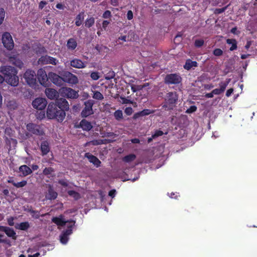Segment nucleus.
Wrapping results in <instances>:
<instances>
[{
    "instance_id": "5fc2aeb1",
    "label": "nucleus",
    "mask_w": 257,
    "mask_h": 257,
    "mask_svg": "<svg viewBox=\"0 0 257 257\" xmlns=\"http://www.w3.org/2000/svg\"><path fill=\"white\" fill-rule=\"evenodd\" d=\"M133 18V13L132 11L130 10L127 13V19L131 20Z\"/></svg>"
},
{
    "instance_id": "052dcab7",
    "label": "nucleus",
    "mask_w": 257,
    "mask_h": 257,
    "mask_svg": "<svg viewBox=\"0 0 257 257\" xmlns=\"http://www.w3.org/2000/svg\"><path fill=\"white\" fill-rule=\"evenodd\" d=\"M109 24V22L108 21H104L103 22H102V28L104 29V30H106L107 26L108 25V24Z\"/></svg>"
},
{
    "instance_id": "7c9ffc66",
    "label": "nucleus",
    "mask_w": 257,
    "mask_h": 257,
    "mask_svg": "<svg viewBox=\"0 0 257 257\" xmlns=\"http://www.w3.org/2000/svg\"><path fill=\"white\" fill-rule=\"evenodd\" d=\"M84 19V13H81L78 15L76 18L75 24L77 26H80Z\"/></svg>"
},
{
    "instance_id": "a18cd8bd",
    "label": "nucleus",
    "mask_w": 257,
    "mask_h": 257,
    "mask_svg": "<svg viewBox=\"0 0 257 257\" xmlns=\"http://www.w3.org/2000/svg\"><path fill=\"white\" fill-rule=\"evenodd\" d=\"M48 59H49V64L56 65L58 62L56 59L50 56H49V58H48Z\"/></svg>"
},
{
    "instance_id": "4468645a",
    "label": "nucleus",
    "mask_w": 257,
    "mask_h": 257,
    "mask_svg": "<svg viewBox=\"0 0 257 257\" xmlns=\"http://www.w3.org/2000/svg\"><path fill=\"white\" fill-rule=\"evenodd\" d=\"M48 77L54 84L58 86L62 85L63 82V76L60 77L55 73L50 72L48 73Z\"/></svg>"
},
{
    "instance_id": "6e6d98bb",
    "label": "nucleus",
    "mask_w": 257,
    "mask_h": 257,
    "mask_svg": "<svg viewBox=\"0 0 257 257\" xmlns=\"http://www.w3.org/2000/svg\"><path fill=\"white\" fill-rule=\"evenodd\" d=\"M14 218L12 217L8 219V223L9 225L13 226L14 225Z\"/></svg>"
},
{
    "instance_id": "aec40b11",
    "label": "nucleus",
    "mask_w": 257,
    "mask_h": 257,
    "mask_svg": "<svg viewBox=\"0 0 257 257\" xmlns=\"http://www.w3.org/2000/svg\"><path fill=\"white\" fill-rule=\"evenodd\" d=\"M80 126L86 131H89L92 128L91 123L85 119H83L80 121Z\"/></svg>"
},
{
    "instance_id": "0e129e2a",
    "label": "nucleus",
    "mask_w": 257,
    "mask_h": 257,
    "mask_svg": "<svg viewBox=\"0 0 257 257\" xmlns=\"http://www.w3.org/2000/svg\"><path fill=\"white\" fill-rule=\"evenodd\" d=\"M115 190H112L109 192V196L110 197L113 198L115 195Z\"/></svg>"
},
{
    "instance_id": "f3484780",
    "label": "nucleus",
    "mask_w": 257,
    "mask_h": 257,
    "mask_svg": "<svg viewBox=\"0 0 257 257\" xmlns=\"http://www.w3.org/2000/svg\"><path fill=\"white\" fill-rule=\"evenodd\" d=\"M45 92L47 97L51 100L55 99L59 96V92L53 88H46Z\"/></svg>"
},
{
    "instance_id": "e2e57ef3",
    "label": "nucleus",
    "mask_w": 257,
    "mask_h": 257,
    "mask_svg": "<svg viewBox=\"0 0 257 257\" xmlns=\"http://www.w3.org/2000/svg\"><path fill=\"white\" fill-rule=\"evenodd\" d=\"M225 9H226V8H222V9H217L215 10V13L220 14V13L223 12Z\"/></svg>"
},
{
    "instance_id": "473e14b6",
    "label": "nucleus",
    "mask_w": 257,
    "mask_h": 257,
    "mask_svg": "<svg viewBox=\"0 0 257 257\" xmlns=\"http://www.w3.org/2000/svg\"><path fill=\"white\" fill-rule=\"evenodd\" d=\"M93 95L92 97L94 99L97 100H102L103 99V95L99 91H93Z\"/></svg>"
},
{
    "instance_id": "bb28decb",
    "label": "nucleus",
    "mask_w": 257,
    "mask_h": 257,
    "mask_svg": "<svg viewBox=\"0 0 257 257\" xmlns=\"http://www.w3.org/2000/svg\"><path fill=\"white\" fill-rule=\"evenodd\" d=\"M41 150L43 155H46L50 150L48 143L47 142H43L41 145Z\"/></svg>"
},
{
    "instance_id": "ddd939ff",
    "label": "nucleus",
    "mask_w": 257,
    "mask_h": 257,
    "mask_svg": "<svg viewBox=\"0 0 257 257\" xmlns=\"http://www.w3.org/2000/svg\"><path fill=\"white\" fill-rule=\"evenodd\" d=\"M165 82L168 84H178L181 81V77L176 74L167 75L165 77Z\"/></svg>"
},
{
    "instance_id": "c9c22d12",
    "label": "nucleus",
    "mask_w": 257,
    "mask_h": 257,
    "mask_svg": "<svg viewBox=\"0 0 257 257\" xmlns=\"http://www.w3.org/2000/svg\"><path fill=\"white\" fill-rule=\"evenodd\" d=\"M229 82H230V79H227L226 82H221L219 84V86H220L219 89L221 90V91H222V92H223L225 90L226 87H227V86L228 84V83H229Z\"/></svg>"
},
{
    "instance_id": "9d476101",
    "label": "nucleus",
    "mask_w": 257,
    "mask_h": 257,
    "mask_svg": "<svg viewBox=\"0 0 257 257\" xmlns=\"http://www.w3.org/2000/svg\"><path fill=\"white\" fill-rule=\"evenodd\" d=\"M87 62L82 60L74 58L70 61V65L76 69H83L86 67Z\"/></svg>"
},
{
    "instance_id": "603ef678",
    "label": "nucleus",
    "mask_w": 257,
    "mask_h": 257,
    "mask_svg": "<svg viewBox=\"0 0 257 257\" xmlns=\"http://www.w3.org/2000/svg\"><path fill=\"white\" fill-rule=\"evenodd\" d=\"M163 133L161 131H157L155 132V134L153 135V138H157L158 137L161 136L163 135Z\"/></svg>"
},
{
    "instance_id": "6ab92c4d",
    "label": "nucleus",
    "mask_w": 257,
    "mask_h": 257,
    "mask_svg": "<svg viewBox=\"0 0 257 257\" xmlns=\"http://www.w3.org/2000/svg\"><path fill=\"white\" fill-rule=\"evenodd\" d=\"M85 157L88 159L90 162L93 163L96 167L100 166L101 162L96 157L89 153H85Z\"/></svg>"
},
{
    "instance_id": "423d86ee",
    "label": "nucleus",
    "mask_w": 257,
    "mask_h": 257,
    "mask_svg": "<svg viewBox=\"0 0 257 257\" xmlns=\"http://www.w3.org/2000/svg\"><path fill=\"white\" fill-rule=\"evenodd\" d=\"M63 82H66L70 85H76L78 83V77L70 72H65L63 74Z\"/></svg>"
},
{
    "instance_id": "dca6fc26",
    "label": "nucleus",
    "mask_w": 257,
    "mask_h": 257,
    "mask_svg": "<svg viewBox=\"0 0 257 257\" xmlns=\"http://www.w3.org/2000/svg\"><path fill=\"white\" fill-rule=\"evenodd\" d=\"M57 107H58L59 110H62L65 112V110H68L69 108V103L68 101L64 98H60L58 99L56 103Z\"/></svg>"
},
{
    "instance_id": "2f4dec72",
    "label": "nucleus",
    "mask_w": 257,
    "mask_h": 257,
    "mask_svg": "<svg viewBox=\"0 0 257 257\" xmlns=\"http://www.w3.org/2000/svg\"><path fill=\"white\" fill-rule=\"evenodd\" d=\"M152 111L150 109H144L139 112H138L135 114V117L136 118L140 116H145L147 115H149L151 114Z\"/></svg>"
},
{
    "instance_id": "3c124183",
    "label": "nucleus",
    "mask_w": 257,
    "mask_h": 257,
    "mask_svg": "<svg viewBox=\"0 0 257 257\" xmlns=\"http://www.w3.org/2000/svg\"><path fill=\"white\" fill-rule=\"evenodd\" d=\"M149 85L148 83H146L144 85H136V88L137 91L139 90H141L143 89L144 87L148 86Z\"/></svg>"
},
{
    "instance_id": "72a5a7b5",
    "label": "nucleus",
    "mask_w": 257,
    "mask_h": 257,
    "mask_svg": "<svg viewBox=\"0 0 257 257\" xmlns=\"http://www.w3.org/2000/svg\"><path fill=\"white\" fill-rule=\"evenodd\" d=\"M114 116L117 120H120L123 118L122 111L121 110H117L114 112Z\"/></svg>"
},
{
    "instance_id": "49530a36",
    "label": "nucleus",
    "mask_w": 257,
    "mask_h": 257,
    "mask_svg": "<svg viewBox=\"0 0 257 257\" xmlns=\"http://www.w3.org/2000/svg\"><path fill=\"white\" fill-rule=\"evenodd\" d=\"M223 53V51L220 49H215L213 51V54L217 56H221Z\"/></svg>"
},
{
    "instance_id": "774afa93",
    "label": "nucleus",
    "mask_w": 257,
    "mask_h": 257,
    "mask_svg": "<svg viewBox=\"0 0 257 257\" xmlns=\"http://www.w3.org/2000/svg\"><path fill=\"white\" fill-rule=\"evenodd\" d=\"M110 3L113 6H116L118 5L117 0H111Z\"/></svg>"
},
{
    "instance_id": "13d9d810",
    "label": "nucleus",
    "mask_w": 257,
    "mask_h": 257,
    "mask_svg": "<svg viewBox=\"0 0 257 257\" xmlns=\"http://www.w3.org/2000/svg\"><path fill=\"white\" fill-rule=\"evenodd\" d=\"M113 142V140L110 139L102 140V144H107Z\"/></svg>"
},
{
    "instance_id": "c85d7f7f",
    "label": "nucleus",
    "mask_w": 257,
    "mask_h": 257,
    "mask_svg": "<svg viewBox=\"0 0 257 257\" xmlns=\"http://www.w3.org/2000/svg\"><path fill=\"white\" fill-rule=\"evenodd\" d=\"M29 226L30 225L28 222H24L17 224L16 227L20 230H27Z\"/></svg>"
},
{
    "instance_id": "1a4fd4ad",
    "label": "nucleus",
    "mask_w": 257,
    "mask_h": 257,
    "mask_svg": "<svg viewBox=\"0 0 257 257\" xmlns=\"http://www.w3.org/2000/svg\"><path fill=\"white\" fill-rule=\"evenodd\" d=\"M24 78L27 83L30 86L33 85L36 82V74L33 70H27L24 74Z\"/></svg>"
},
{
    "instance_id": "9b49d317",
    "label": "nucleus",
    "mask_w": 257,
    "mask_h": 257,
    "mask_svg": "<svg viewBox=\"0 0 257 257\" xmlns=\"http://www.w3.org/2000/svg\"><path fill=\"white\" fill-rule=\"evenodd\" d=\"M47 101L45 98L39 97L36 98L32 102L33 106L37 109L42 110L45 108Z\"/></svg>"
},
{
    "instance_id": "e433bc0d",
    "label": "nucleus",
    "mask_w": 257,
    "mask_h": 257,
    "mask_svg": "<svg viewBox=\"0 0 257 257\" xmlns=\"http://www.w3.org/2000/svg\"><path fill=\"white\" fill-rule=\"evenodd\" d=\"M68 193L70 196L72 197L75 199H78L80 197V194L72 190L68 191Z\"/></svg>"
},
{
    "instance_id": "39448f33",
    "label": "nucleus",
    "mask_w": 257,
    "mask_h": 257,
    "mask_svg": "<svg viewBox=\"0 0 257 257\" xmlns=\"http://www.w3.org/2000/svg\"><path fill=\"white\" fill-rule=\"evenodd\" d=\"M2 40L4 46L7 50H11L14 48V42L10 33H4L2 35Z\"/></svg>"
},
{
    "instance_id": "f704fd0d",
    "label": "nucleus",
    "mask_w": 257,
    "mask_h": 257,
    "mask_svg": "<svg viewBox=\"0 0 257 257\" xmlns=\"http://www.w3.org/2000/svg\"><path fill=\"white\" fill-rule=\"evenodd\" d=\"M95 22V19L94 18L91 17L89 19H87L85 23V26L86 27L90 28L91 26H92Z\"/></svg>"
},
{
    "instance_id": "09e8293b",
    "label": "nucleus",
    "mask_w": 257,
    "mask_h": 257,
    "mask_svg": "<svg viewBox=\"0 0 257 257\" xmlns=\"http://www.w3.org/2000/svg\"><path fill=\"white\" fill-rule=\"evenodd\" d=\"M53 172V170L52 168H45L43 171V173L45 175H48L52 173Z\"/></svg>"
},
{
    "instance_id": "ea45409f",
    "label": "nucleus",
    "mask_w": 257,
    "mask_h": 257,
    "mask_svg": "<svg viewBox=\"0 0 257 257\" xmlns=\"http://www.w3.org/2000/svg\"><path fill=\"white\" fill-rule=\"evenodd\" d=\"M90 77L93 80H97L100 78V75L97 72H92L90 74Z\"/></svg>"
},
{
    "instance_id": "69168bd1",
    "label": "nucleus",
    "mask_w": 257,
    "mask_h": 257,
    "mask_svg": "<svg viewBox=\"0 0 257 257\" xmlns=\"http://www.w3.org/2000/svg\"><path fill=\"white\" fill-rule=\"evenodd\" d=\"M59 182L61 185H62L63 186H67L68 185L67 182L65 180H60Z\"/></svg>"
},
{
    "instance_id": "4be33fe9",
    "label": "nucleus",
    "mask_w": 257,
    "mask_h": 257,
    "mask_svg": "<svg viewBox=\"0 0 257 257\" xmlns=\"http://www.w3.org/2000/svg\"><path fill=\"white\" fill-rule=\"evenodd\" d=\"M197 66V63L196 61H193L190 59L187 60L184 66V68L186 70H190L191 68H194Z\"/></svg>"
},
{
    "instance_id": "bf43d9fd",
    "label": "nucleus",
    "mask_w": 257,
    "mask_h": 257,
    "mask_svg": "<svg viewBox=\"0 0 257 257\" xmlns=\"http://www.w3.org/2000/svg\"><path fill=\"white\" fill-rule=\"evenodd\" d=\"M212 92L213 93V94H215V95L220 94L221 93H222L219 88L215 89L213 90Z\"/></svg>"
},
{
    "instance_id": "338daca9",
    "label": "nucleus",
    "mask_w": 257,
    "mask_h": 257,
    "mask_svg": "<svg viewBox=\"0 0 257 257\" xmlns=\"http://www.w3.org/2000/svg\"><path fill=\"white\" fill-rule=\"evenodd\" d=\"M56 7L60 10H63L64 9V6L61 4H57Z\"/></svg>"
},
{
    "instance_id": "2eb2a0df",
    "label": "nucleus",
    "mask_w": 257,
    "mask_h": 257,
    "mask_svg": "<svg viewBox=\"0 0 257 257\" xmlns=\"http://www.w3.org/2000/svg\"><path fill=\"white\" fill-rule=\"evenodd\" d=\"M48 77V75L43 69H40L38 71V79L41 85L46 86Z\"/></svg>"
},
{
    "instance_id": "a211bd4d",
    "label": "nucleus",
    "mask_w": 257,
    "mask_h": 257,
    "mask_svg": "<svg viewBox=\"0 0 257 257\" xmlns=\"http://www.w3.org/2000/svg\"><path fill=\"white\" fill-rule=\"evenodd\" d=\"M6 81L12 86H16L19 83V78L17 74H13L5 78Z\"/></svg>"
},
{
    "instance_id": "20e7f679",
    "label": "nucleus",
    "mask_w": 257,
    "mask_h": 257,
    "mask_svg": "<svg viewBox=\"0 0 257 257\" xmlns=\"http://www.w3.org/2000/svg\"><path fill=\"white\" fill-rule=\"evenodd\" d=\"M59 93L62 96L70 99H76L79 96L78 91L70 87H62L59 89Z\"/></svg>"
},
{
    "instance_id": "cd10ccee",
    "label": "nucleus",
    "mask_w": 257,
    "mask_h": 257,
    "mask_svg": "<svg viewBox=\"0 0 257 257\" xmlns=\"http://www.w3.org/2000/svg\"><path fill=\"white\" fill-rule=\"evenodd\" d=\"M226 42L228 44L231 45L229 49L230 51H233L237 49V42L235 39H228L226 40Z\"/></svg>"
},
{
    "instance_id": "b1692460",
    "label": "nucleus",
    "mask_w": 257,
    "mask_h": 257,
    "mask_svg": "<svg viewBox=\"0 0 257 257\" xmlns=\"http://www.w3.org/2000/svg\"><path fill=\"white\" fill-rule=\"evenodd\" d=\"M9 59L10 61L14 65L19 67L20 68H22L23 67L24 64L20 60L17 59L11 56H9Z\"/></svg>"
},
{
    "instance_id": "79ce46f5",
    "label": "nucleus",
    "mask_w": 257,
    "mask_h": 257,
    "mask_svg": "<svg viewBox=\"0 0 257 257\" xmlns=\"http://www.w3.org/2000/svg\"><path fill=\"white\" fill-rule=\"evenodd\" d=\"M88 144H91L92 145H99L102 144V140H93L92 141H90L87 143H86V145Z\"/></svg>"
},
{
    "instance_id": "0eeeda50",
    "label": "nucleus",
    "mask_w": 257,
    "mask_h": 257,
    "mask_svg": "<svg viewBox=\"0 0 257 257\" xmlns=\"http://www.w3.org/2000/svg\"><path fill=\"white\" fill-rule=\"evenodd\" d=\"M94 102L92 100H88L84 102V108L81 112V115L83 117H86L93 113L92 106Z\"/></svg>"
},
{
    "instance_id": "5701e85b",
    "label": "nucleus",
    "mask_w": 257,
    "mask_h": 257,
    "mask_svg": "<svg viewBox=\"0 0 257 257\" xmlns=\"http://www.w3.org/2000/svg\"><path fill=\"white\" fill-rule=\"evenodd\" d=\"M57 197V193L53 190L52 187H50L48 193L46 195V198L49 200L55 199Z\"/></svg>"
},
{
    "instance_id": "8fccbe9b",
    "label": "nucleus",
    "mask_w": 257,
    "mask_h": 257,
    "mask_svg": "<svg viewBox=\"0 0 257 257\" xmlns=\"http://www.w3.org/2000/svg\"><path fill=\"white\" fill-rule=\"evenodd\" d=\"M133 112V109L131 107H126L124 110V112L128 115H130Z\"/></svg>"
},
{
    "instance_id": "a19ab883",
    "label": "nucleus",
    "mask_w": 257,
    "mask_h": 257,
    "mask_svg": "<svg viewBox=\"0 0 257 257\" xmlns=\"http://www.w3.org/2000/svg\"><path fill=\"white\" fill-rule=\"evenodd\" d=\"M5 17V11L3 9H0V25L3 23Z\"/></svg>"
},
{
    "instance_id": "4d7b16f0",
    "label": "nucleus",
    "mask_w": 257,
    "mask_h": 257,
    "mask_svg": "<svg viewBox=\"0 0 257 257\" xmlns=\"http://www.w3.org/2000/svg\"><path fill=\"white\" fill-rule=\"evenodd\" d=\"M47 4V3L45 1H41L39 3V8L40 9H42Z\"/></svg>"
},
{
    "instance_id": "a878e982",
    "label": "nucleus",
    "mask_w": 257,
    "mask_h": 257,
    "mask_svg": "<svg viewBox=\"0 0 257 257\" xmlns=\"http://www.w3.org/2000/svg\"><path fill=\"white\" fill-rule=\"evenodd\" d=\"M67 47L70 50L75 49L77 47L76 41L73 38L69 39L67 41Z\"/></svg>"
},
{
    "instance_id": "c756f323",
    "label": "nucleus",
    "mask_w": 257,
    "mask_h": 257,
    "mask_svg": "<svg viewBox=\"0 0 257 257\" xmlns=\"http://www.w3.org/2000/svg\"><path fill=\"white\" fill-rule=\"evenodd\" d=\"M136 158V156L135 154H130L122 158V161L125 163H130Z\"/></svg>"
},
{
    "instance_id": "6e6552de",
    "label": "nucleus",
    "mask_w": 257,
    "mask_h": 257,
    "mask_svg": "<svg viewBox=\"0 0 257 257\" xmlns=\"http://www.w3.org/2000/svg\"><path fill=\"white\" fill-rule=\"evenodd\" d=\"M27 129L29 132L37 136H42L44 134L42 128L40 126L34 123H28L27 125Z\"/></svg>"
},
{
    "instance_id": "58836bf2",
    "label": "nucleus",
    "mask_w": 257,
    "mask_h": 257,
    "mask_svg": "<svg viewBox=\"0 0 257 257\" xmlns=\"http://www.w3.org/2000/svg\"><path fill=\"white\" fill-rule=\"evenodd\" d=\"M27 182L26 181H22L20 182H13V185L17 187V188H21L25 186L27 184Z\"/></svg>"
},
{
    "instance_id": "c03bdc74",
    "label": "nucleus",
    "mask_w": 257,
    "mask_h": 257,
    "mask_svg": "<svg viewBox=\"0 0 257 257\" xmlns=\"http://www.w3.org/2000/svg\"><path fill=\"white\" fill-rule=\"evenodd\" d=\"M204 44V41L202 39L196 40L195 42V45L197 47L202 46Z\"/></svg>"
},
{
    "instance_id": "f257e3e1",
    "label": "nucleus",
    "mask_w": 257,
    "mask_h": 257,
    "mask_svg": "<svg viewBox=\"0 0 257 257\" xmlns=\"http://www.w3.org/2000/svg\"><path fill=\"white\" fill-rule=\"evenodd\" d=\"M52 221L58 226V228L60 229V227L66 226L67 229L63 231L60 235V241L61 243L65 244L69 240V236L72 233V227L75 223V221L73 220H65L63 215H60L58 217H53L52 219Z\"/></svg>"
},
{
    "instance_id": "f03ea898",
    "label": "nucleus",
    "mask_w": 257,
    "mask_h": 257,
    "mask_svg": "<svg viewBox=\"0 0 257 257\" xmlns=\"http://www.w3.org/2000/svg\"><path fill=\"white\" fill-rule=\"evenodd\" d=\"M65 115V112L58 109L56 104L54 103L49 104L47 109V116L49 119H56L59 121H62Z\"/></svg>"
},
{
    "instance_id": "7ed1b4c3",
    "label": "nucleus",
    "mask_w": 257,
    "mask_h": 257,
    "mask_svg": "<svg viewBox=\"0 0 257 257\" xmlns=\"http://www.w3.org/2000/svg\"><path fill=\"white\" fill-rule=\"evenodd\" d=\"M178 97L176 92H169L165 98V104L164 106L168 109H172L175 106L178 100Z\"/></svg>"
},
{
    "instance_id": "f8f14e48",
    "label": "nucleus",
    "mask_w": 257,
    "mask_h": 257,
    "mask_svg": "<svg viewBox=\"0 0 257 257\" xmlns=\"http://www.w3.org/2000/svg\"><path fill=\"white\" fill-rule=\"evenodd\" d=\"M0 71L5 75V78L13 74H17L16 69L10 66H3L0 67Z\"/></svg>"
},
{
    "instance_id": "4c0bfd02",
    "label": "nucleus",
    "mask_w": 257,
    "mask_h": 257,
    "mask_svg": "<svg viewBox=\"0 0 257 257\" xmlns=\"http://www.w3.org/2000/svg\"><path fill=\"white\" fill-rule=\"evenodd\" d=\"M48 58H49V56H45L41 57L39 59L38 62L39 63H41L43 64H49V59H48Z\"/></svg>"
},
{
    "instance_id": "864d4df0",
    "label": "nucleus",
    "mask_w": 257,
    "mask_h": 257,
    "mask_svg": "<svg viewBox=\"0 0 257 257\" xmlns=\"http://www.w3.org/2000/svg\"><path fill=\"white\" fill-rule=\"evenodd\" d=\"M196 107L194 105L191 106L189 109H188L186 111L187 113H192L196 110Z\"/></svg>"
},
{
    "instance_id": "412c9836",
    "label": "nucleus",
    "mask_w": 257,
    "mask_h": 257,
    "mask_svg": "<svg viewBox=\"0 0 257 257\" xmlns=\"http://www.w3.org/2000/svg\"><path fill=\"white\" fill-rule=\"evenodd\" d=\"M20 172L22 173V176H26L32 173V170L27 165H22L19 168Z\"/></svg>"
},
{
    "instance_id": "de8ad7c7",
    "label": "nucleus",
    "mask_w": 257,
    "mask_h": 257,
    "mask_svg": "<svg viewBox=\"0 0 257 257\" xmlns=\"http://www.w3.org/2000/svg\"><path fill=\"white\" fill-rule=\"evenodd\" d=\"M111 16V14L110 11L107 10L104 12L103 14L102 17L104 19H107L110 18Z\"/></svg>"
},
{
    "instance_id": "680f3d73",
    "label": "nucleus",
    "mask_w": 257,
    "mask_h": 257,
    "mask_svg": "<svg viewBox=\"0 0 257 257\" xmlns=\"http://www.w3.org/2000/svg\"><path fill=\"white\" fill-rule=\"evenodd\" d=\"M233 91V89L232 88H230L226 91V95L227 97H229L231 95V94L232 93Z\"/></svg>"
},
{
    "instance_id": "393cba45",
    "label": "nucleus",
    "mask_w": 257,
    "mask_h": 257,
    "mask_svg": "<svg viewBox=\"0 0 257 257\" xmlns=\"http://www.w3.org/2000/svg\"><path fill=\"white\" fill-rule=\"evenodd\" d=\"M4 232H5L8 236L12 237L13 239L16 238V233L13 229L5 226Z\"/></svg>"
},
{
    "instance_id": "37998d69",
    "label": "nucleus",
    "mask_w": 257,
    "mask_h": 257,
    "mask_svg": "<svg viewBox=\"0 0 257 257\" xmlns=\"http://www.w3.org/2000/svg\"><path fill=\"white\" fill-rule=\"evenodd\" d=\"M101 135H102V137H110V138H114L116 136V135L115 134H114L113 133H111V132L101 134Z\"/></svg>"
}]
</instances>
